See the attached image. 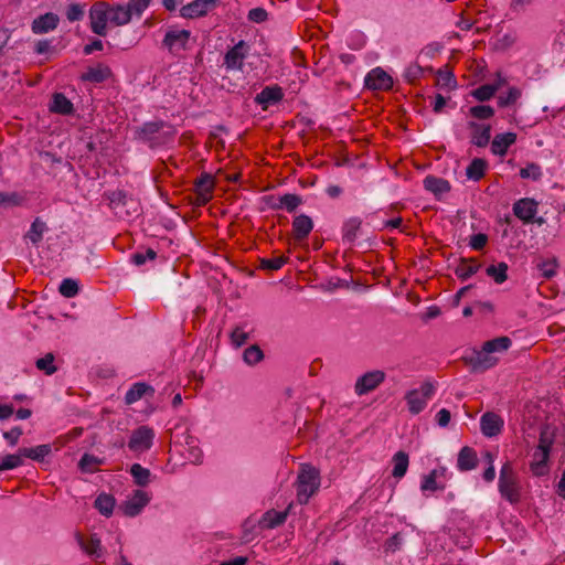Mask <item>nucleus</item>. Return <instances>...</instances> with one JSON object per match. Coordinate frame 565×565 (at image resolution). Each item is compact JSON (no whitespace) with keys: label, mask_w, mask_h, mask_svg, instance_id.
<instances>
[{"label":"nucleus","mask_w":565,"mask_h":565,"mask_svg":"<svg viewBox=\"0 0 565 565\" xmlns=\"http://www.w3.org/2000/svg\"><path fill=\"white\" fill-rule=\"evenodd\" d=\"M556 428L545 425L540 430L539 443L532 454L530 469L534 476H544L548 472V459L555 441Z\"/></svg>","instance_id":"nucleus-1"},{"label":"nucleus","mask_w":565,"mask_h":565,"mask_svg":"<svg viewBox=\"0 0 565 565\" xmlns=\"http://www.w3.org/2000/svg\"><path fill=\"white\" fill-rule=\"evenodd\" d=\"M320 483L321 477L319 469L310 463H301L295 483L297 501L300 504L308 503L309 499L319 490Z\"/></svg>","instance_id":"nucleus-2"},{"label":"nucleus","mask_w":565,"mask_h":565,"mask_svg":"<svg viewBox=\"0 0 565 565\" xmlns=\"http://www.w3.org/2000/svg\"><path fill=\"white\" fill-rule=\"evenodd\" d=\"M498 487L500 494L510 503L520 501L521 486L518 473L510 461L504 462L501 467Z\"/></svg>","instance_id":"nucleus-3"},{"label":"nucleus","mask_w":565,"mask_h":565,"mask_svg":"<svg viewBox=\"0 0 565 565\" xmlns=\"http://www.w3.org/2000/svg\"><path fill=\"white\" fill-rule=\"evenodd\" d=\"M436 387L430 382H424L418 387L408 391L405 394L408 412L412 415L422 413L434 397Z\"/></svg>","instance_id":"nucleus-4"},{"label":"nucleus","mask_w":565,"mask_h":565,"mask_svg":"<svg viewBox=\"0 0 565 565\" xmlns=\"http://www.w3.org/2000/svg\"><path fill=\"white\" fill-rule=\"evenodd\" d=\"M513 214L524 224L544 223L543 217H536L539 212V202L532 198H522L513 203Z\"/></svg>","instance_id":"nucleus-5"},{"label":"nucleus","mask_w":565,"mask_h":565,"mask_svg":"<svg viewBox=\"0 0 565 565\" xmlns=\"http://www.w3.org/2000/svg\"><path fill=\"white\" fill-rule=\"evenodd\" d=\"M154 430L149 426H140L132 430L128 448L134 452H145L152 447Z\"/></svg>","instance_id":"nucleus-6"},{"label":"nucleus","mask_w":565,"mask_h":565,"mask_svg":"<svg viewBox=\"0 0 565 565\" xmlns=\"http://www.w3.org/2000/svg\"><path fill=\"white\" fill-rule=\"evenodd\" d=\"M150 500L151 495L147 491L137 489L127 497L126 501L120 505V509L125 515L134 518L141 513Z\"/></svg>","instance_id":"nucleus-7"},{"label":"nucleus","mask_w":565,"mask_h":565,"mask_svg":"<svg viewBox=\"0 0 565 565\" xmlns=\"http://www.w3.org/2000/svg\"><path fill=\"white\" fill-rule=\"evenodd\" d=\"M90 28L95 34L100 36L107 33V22L109 21V4L106 2H96L89 11Z\"/></svg>","instance_id":"nucleus-8"},{"label":"nucleus","mask_w":565,"mask_h":565,"mask_svg":"<svg viewBox=\"0 0 565 565\" xmlns=\"http://www.w3.org/2000/svg\"><path fill=\"white\" fill-rule=\"evenodd\" d=\"M385 380V373L381 370H373L358 377L354 392L362 396L379 387Z\"/></svg>","instance_id":"nucleus-9"},{"label":"nucleus","mask_w":565,"mask_h":565,"mask_svg":"<svg viewBox=\"0 0 565 565\" xmlns=\"http://www.w3.org/2000/svg\"><path fill=\"white\" fill-rule=\"evenodd\" d=\"M249 52V45L241 40L224 56V66L231 71H241L243 63Z\"/></svg>","instance_id":"nucleus-10"},{"label":"nucleus","mask_w":565,"mask_h":565,"mask_svg":"<svg viewBox=\"0 0 565 565\" xmlns=\"http://www.w3.org/2000/svg\"><path fill=\"white\" fill-rule=\"evenodd\" d=\"M218 3V0H193L181 7L180 15L184 19H198L205 17Z\"/></svg>","instance_id":"nucleus-11"},{"label":"nucleus","mask_w":565,"mask_h":565,"mask_svg":"<svg viewBox=\"0 0 565 565\" xmlns=\"http://www.w3.org/2000/svg\"><path fill=\"white\" fill-rule=\"evenodd\" d=\"M75 540L81 550L92 559L99 561L104 557V547L100 539L96 534H92L88 537H84L81 534L75 535Z\"/></svg>","instance_id":"nucleus-12"},{"label":"nucleus","mask_w":565,"mask_h":565,"mask_svg":"<svg viewBox=\"0 0 565 565\" xmlns=\"http://www.w3.org/2000/svg\"><path fill=\"white\" fill-rule=\"evenodd\" d=\"M190 36L191 33L188 30L171 29L164 35L163 46L171 53H179L186 49Z\"/></svg>","instance_id":"nucleus-13"},{"label":"nucleus","mask_w":565,"mask_h":565,"mask_svg":"<svg viewBox=\"0 0 565 565\" xmlns=\"http://www.w3.org/2000/svg\"><path fill=\"white\" fill-rule=\"evenodd\" d=\"M466 361L473 370L486 371L498 363V358L491 355V353L487 351L486 347L482 345L480 350H473L469 355H467Z\"/></svg>","instance_id":"nucleus-14"},{"label":"nucleus","mask_w":565,"mask_h":565,"mask_svg":"<svg viewBox=\"0 0 565 565\" xmlns=\"http://www.w3.org/2000/svg\"><path fill=\"white\" fill-rule=\"evenodd\" d=\"M365 86L374 90H387L393 86V79L384 70L375 67L365 76Z\"/></svg>","instance_id":"nucleus-15"},{"label":"nucleus","mask_w":565,"mask_h":565,"mask_svg":"<svg viewBox=\"0 0 565 565\" xmlns=\"http://www.w3.org/2000/svg\"><path fill=\"white\" fill-rule=\"evenodd\" d=\"M503 425V418L493 412L484 413L480 418L481 433L489 438L501 434Z\"/></svg>","instance_id":"nucleus-16"},{"label":"nucleus","mask_w":565,"mask_h":565,"mask_svg":"<svg viewBox=\"0 0 565 565\" xmlns=\"http://www.w3.org/2000/svg\"><path fill=\"white\" fill-rule=\"evenodd\" d=\"M446 468L440 467L433 469L428 475H425L422 479L420 490L423 492H435L437 490L445 489Z\"/></svg>","instance_id":"nucleus-17"},{"label":"nucleus","mask_w":565,"mask_h":565,"mask_svg":"<svg viewBox=\"0 0 565 565\" xmlns=\"http://www.w3.org/2000/svg\"><path fill=\"white\" fill-rule=\"evenodd\" d=\"M507 78L497 73V79L492 84H484L471 92V95L479 102L490 100L494 94L504 85H507Z\"/></svg>","instance_id":"nucleus-18"},{"label":"nucleus","mask_w":565,"mask_h":565,"mask_svg":"<svg viewBox=\"0 0 565 565\" xmlns=\"http://www.w3.org/2000/svg\"><path fill=\"white\" fill-rule=\"evenodd\" d=\"M214 181L210 174H202L195 182V193L198 204L204 205L212 199Z\"/></svg>","instance_id":"nucleus-19"},{"label":"nucleus","mask_w":565,"mask_h":565,"mask_svg":"<svg viewBox=\"0 0 565 565\" xmlns=\"http://www.w3.org/2000/svg\"><path fill=\"white\" fill-rule=\"evenodd\" d=\"M469 128L471 130V143L477 147H486L489 143L491 137L490 125L470 121Z\"/></svg>","instance_id":"nucleus-20"},{"label":"nucleus","mask_w":565,"mask_h":565,"mask_svg":"<svg viewBox=\"0 0 565 565\" xmlns=\"http://www.w3.org/2000/svg\"><path fill=\"white\" fill-rule=\"evenodd\" d=\"M515 141L516 134L514 132L498 134L492 140L491 151L495 156L504 157L509 147H511Z\"/></svg>","instance_id":"nucleus-21"},{"label":"nucleus","mask_w":565,"mask_h":565,"mask_svg":"<svg viewBox=\"0 0 565 565\" xmlns=\"http://www.w3.org/2000/svg\"><path fill=\"white\" fill-rule=\"evenodd\" d=\"M313 228V222L310 216L300 214L292 221V233L296 241H302L308 237Z\"/></svg>","instance_id":"nucleus-22"},{"label":"nucleus","mask_w":565,"mask_h":565,"mask_svg":"<svg viewBox=\"0 0 565 565\" xmlns=\"http://www.w3.org/2000/svg\"><path fill=\"white\" fill-rule=\"evenodd\" d=\"M288 516V511L269 510L263 514L258 524L263 530L275 529L285 523Z\"/></svg>","instance_id":"nucleus-23"},{"label":"nucleus","mask_w":565,"mask_h":565,"mask_svg":"<svg viewBox=\"0 0 565 565\" xmlns=\"http://www.w3.org/2000/svg\"><path fill=\"white\" fill-rule=\"evenodd\" d=\"M58 17L52 12L40 15L32 22V31L35 34L47 33L54 30L58 24Z\"/></svg>","instance_id":"nucleus-24"},{"label":"nucleus","mask_w":565,"mask_h":565,"mask_svg":"<svg viewBox=\"0 0 565 565\" xmlns=\"http://www.w3.org/2000/svg\"><path fill=\"white\" fill-rule=\"evenodd\" d=\"M284 97L282 90L278 86L265 87L259 94H257L255 100L266 109L269 105L281 100Z\"/></svg>","instance_id":"nucleus-25"},{"label":"nucleus","mask_w":565,"mask_h":565,"mask_svg":"<svg viewBox=\"0 0 565 565\" xmlns=\"http://www.w3.org/2000/svg\"><path fill=\"white\" fill-rule=\"evenodd\" d=\"M425 190L431 192L436 196H441L450 190V184L443 178L427 175L423 181Z\"/></svg>","instance_id":"nucleus-26"},{"label":"nucleus","mask_w":565,"mask_h":565,"mask_svg":"<svg viewBox=\"0 0 565 565\" xmlns=\"http://www.w3.org/2000/svg\"><path fill=\"white\" fill-rule=\"evenodd\" d=\"M478 462L476 451L470 447H463L458 455L457 467L460 471H468L476 468Z\"/></svg>","instance_id":"nucleus-27"},{"label":"nucleus","mask_w":565,"mask_h":565,"mask_svg":"<svg viewBox=\"0 0 565 565\" xmlns=\"http://www.w3.org/2000/svg\"><path fill=\"white\" fill-rule=\"evenodd\" d=\"M153 393H154V390L150 385H148L143 382H138V383H135L128 390V392L125 395V402L127 404H134L137 401H139L140 398H142L145 395H147V394L152 395Z\"/></svg>","instance_id":"nucleus-28"},{"label":"nucleus","mask_w":565,"mask_h":565,"mask_svg":"<svg viewBox=\"0 0 565 565\" xmlns=\"http://www.w3.org/2000/svg\"><path fill=\"white\" fill-rule=\"evenodd\" d=\"M111 75L110 68L107 65L98 64L96 66L89 67L83 75L82 79L93 82V83H102L106 81Z\"/></svg>","instance_id":"nucleus-29"},{"label":"nucleus","mask_w":565,"mask_h":565,"mask_svg":"<svg viewBox=\"0 0 565 565\" xmlns=\"http://www.w3.org/2000/svg\"><path fill=\"white\" fill-rule=\"evenodd\" d=\"M50 110L52 113H56V114H61V115H68L73 111V104L62 93H55L52 97Z\"/></svg>","instance_id":"nucleus-30"},{"label":"nucleus","mask_w":565,"mask_h":565,"mask_svg":"<svg viewBox=\"0 0 565 565\" xmlns=\"http://www.w3.org/2000/svg\"><path fill=\"white\" fill-rule=\"evenodd\" d=\"M130 10L124 6H109V22L115 25H125L128 24L131 20Z\"/></svg>","instance_id":"nucleus-31"},{"label":"nucleus","mask_w":565,"mask_h":565,"mask_svg":"<svg viewBox=\"0 0 565 565\" xmlns=\"http://www.w3.org/2000/svg\"><path fill=\"white\" fill-rule=\"evenodd\" d=\"M512 344V341L509 337H498L495 339L486 341L483 345L487 351L491 353V355L500 354L505 352Z\"/></svg>","instance_id":"nucleus-32"},{"label":"nucleus","mask_w":565,"mask_h":565,"mask_svg":"<svg viewBox=\"0 0 565 565\" xmlns=\"http://www.w3.org/2000/svg\"><path fill=\"white\" fill-rule=\"evenodd\" d=\"M409 463L408 455L404 451H398L393 457V470L392 475L394 478H403L407 471Z\"/></svg>","instance_id":"nucleus-33"},{"label":"nucleus","mask_w":565,"mask_h":565,"mask_svg":"<svg viewBox=\"0 0 565 565\" xmlns=\"http://www.w3.org/2000/svg\"><path fill=\"white\" fill-rule=\"evenodd\" d=\"M130 473L134 481L139 487H146L151 482V472L149 469L142 467L140 463H134L130 467Z\"/></svg>","instance_id":"nucleus-34"},{"label":"nucleus","mask_w":565,"mask_h":565,"mask_svg":"<svg viewBox=\"0 0 565 565\" xmlns=\"http://www.w3.org/2000/svg\"><path fill=\"white\" fill-rule=\"evenodd\" d=\"M50 452V445H39L32 448H21V455L23 456V458H30L36 461L43 460Z\"/></svg>","instance_id":"nucleus-35"},{"label":"nucleus","mask_w":565,"mask_h":565,"mask_svg":"<svg viewBox=\"0 0 565 565\" xmlns=\"http://www.w3.org/2000/svg\"><path fill=\"white\" fill-rule=\"evenodd\" d=\"M486 168H487L486 161L483 159L476 158L467 167L466 174H467L468 179L478 181L483 177Z\"/></svg>","instance_id":"nucleus-36"},{"label":"nucleus","mask_w":565,"mask_h":565,"mask_svg":"<svg viewBox=\"0 0 565 565\" xmlns=\"http://www.w3.org/2000/svg\"><path fill=\"white\" fill-rule=\"evenodd\" d=\"M362 221L359 217H351L349 218L342 228L343 232V239L352 243L358 235V232L361 227Z\"/></svg>","instance_id":"nucleus-37"},{"label":"nucleus","mask_w":565,"mask_h":565,"mask_svg":"<svg viewBox=\"0 0 565 565\" xmlns=\"http://www.w3.org/2000/svg\"><path fill=\"white\" fill-rule=\"evenodd\" d=\"M508 265L501 262L498 265H490L487 267L486 273L497 284H502L508 279Z\"/></svg>","instance_id":"nucleus-38"},{"label":"nucleus","mask_w":565,"mask_h":565,"mask_svg":"<svg viewBox=\"0 0 565 565\" xmlns=\"http://www.w3.org/2000/svg\"><path fill=\"white\" fill-rule=\"evenodd\" d=\"M115 500L111 495L102 493L95 500V508L105 516L113 513Z\"/></svg>","instance_id":"nucleus-39"},{"label":"nucleus","mask_w":565,"mask_h":565,"mask_svg":"<svg viewBox=\"0 0 565 565\" xmlns=\"http://www.w3.org/2000/svg\"><path fill=\"white\" fill-rule=\"evenodd\" d=\"M45 230V223L39 218H35L31 224L30 230L25 234V238L32 242L33 244H38L39 242H41Z\"/></svg>","instance_id":"nucleus-40"},{"label":"nucleus","mask_w":565,"mask_h":565,"mask_svg":"<svg viewBox=\"0 0 565 565\" xmlns=\"http://www.w3.org/2000/svg\"><path fill=\"white\" fill-rule=\"evenodd\" d=\"M23 465V456L21 455V448L17 454L7 455L1 459L0 472L4 470L15 469Z\"/></svg>","instance_id":"nucleus-41"},{"label":"nucleus","mask_w":565,"mask_h":565,"mask_svg":"<svg viewBox=\"0 0 565 565\" xmlns=\"http://www.w3.org/2000/svg\"><path fill=\"white\" fill-rule=\"evenodd\" d=\"M264 359V353L256 344L248 347L243 352V360L247 365H255Z\"/></svg>","instance_id":"nucleus-42"},{"label":"nucleus","mask_w":565,"mask_h":565,"mask_svg":"<svg viewBox=\"0 0 565 565\" xmlns=\"http://www.w3.org/2000/svg\"><path fill=\"white\" fill-rule=\"evenodd\" d=\"M437 86L446 90H452L457 87V81L449 71H439L437 73Z\"/></svg>","instance_id":"nucleus-43"},{"label":"nucleus","mask_w":565,"mask_h":565,"mask_svg":"<svg viewBox=\"0 0 565 565\" xmlns=\"http://www.w3.org/2000/svg\"><path fill=\"white\" fill-rule=\"evenodd\" d=\"M536 267L541 271V275L544 278L548 279L556 275L557 269H558V263H557L556 258H550V259L541 260L536 265Z\"/></svg>","instance_id":"nucleus-44"},{"label":"nucleus","mask_w":565,"mask_h":565,"mask_svg":"<svg viewBox=\"0 0 565 565\" xmlns=\"http://www.w3.org/2000/svg\"><path fill=\"white\" fill-rule=\"evenodd\" d=\"M301 198L297 194L287 193L279 199L277 207H285L288 212L295 211L301 204Z\"/></svg>","instance_id":"nucleus-45"},{"label":"nucleus","mask_w":565,"mask_h":565,"mask_svg":"<svg viewBox=\"0 0 565 565\" xmlns=\"http://www.w3.org/2000/svg\"><path fill=\"white\" fill-rule=\"evenodd\" d=\"M542 169L537 163H529L520 170V177L522 179L539 181L542 178Z\"/></svg>","instance_id":"nucleus-46"},{"label":"nucleus","mask_w":565,"mask_h":565,"mask_svg":"<svg viewBox=\"0 0 565 565\" xmlns=\"http://www.w3.org/2000/svg\"><path fill=\"white\" fill-rule=\"evenodd\" d=\"M249 339V332L242 326H237L231 332V342L234 347L239 348Z\"/></svg>","instance_id":"nucleus-47"},{"label":"nucleus","mask_w":565,"mask_h":565,"mask_svg":"<svg viewBox=\"0 0 565 565\" xmlns=\"http://www.w3.org/2000/svg\"><path fill=\"white\" fill-rule=\"evenodd\" d=\"M58 290L64 297L72 298L78 292V284L74 279L65 278L62 280Z\"/></svg>","instance_id":"nucleus-48"},{"label":"nucleus","mask_w":565,"mask_h":565,"mask_svg":"<svg viewBox=\"0 0 565 565\" xmlns=\"http://www.w3.org/2000/svg\"><path fill=\"white\" fill-rule=\"evenodd\" d=\"M102 460L94 455L85 454L79 460V468L84 472H93Z\"/></svg>","instance_id":"nucleus-49"},{"label":"nucleus","mask_w":565,"mask_h":565,"mask_svg":"<svg viewBox=\"0 0 565 565\" xmlns=\"http://www.w3.org/2000/svg\"><path fill=\"white\" fill-rule=\"evenodd\" d=\"M35 365L47 375H51L56 371L54 365V355L52 353H47L43 358L39 359Z\"/></svg>","instance_id":"nucleus-50"},{"label":"nucleus","mask_w":565,"mask_h":565,"mask_svg":"<svg viewBox=\"0 0 565 565\" xmlns=\"http://www.w3.org/2000/svg\"><path fill=\"white\" fill-rule=\"evenodd\" d=\"M521 97V90L518 87H510L507 95H501L498 98L500 107H507L514 104Z\"/></svg>","instance_id":"nucleus-51"},{"label":"nucleus","mask_w":565,"mask_h":565,"mask_svg":"<svg viewBox=\"0 0 565 565\" xmlns=\"http://www.w3.org/2000/svg\"><path fill=\"white\" fill-rule=\"evenodd\" d=\"M479 266L463 262L456 268V275L462 279L466 280L473 276L478 271Z\"/></svg>","instance_id":"nucleus-52"},{"label":"nucleus","mask_w":565,"mask_h":565,"mask_svg":"<svg viewBox=\"0 0 565 565\" xmlns=\"http://www.w3.org/2000/svg\"><path fill=\"white\" fill-rule=\"evenodd\" d=\"M157 257V253L152 248H148L145 252H137L131 255V262L136 266L145 265L147 260H153Z\"/></svg>","instance_id":"nucleus-53"},{"label":"nucleus","mask_w":565,"mask_h":565,"mask_svg":"<svg viewBox=\"0 0 565 565\" xmlns=\"http://www.w3.org/2000/svg\"><path fill=\"white\" fill-rule=\"evenodd\" d=\"M470 114L478 119H488L493 116L494 110L491 106L478 105L470 108Z\"/></svg>","instance_id":"nucleus-54"},{"label":"nucleus","mask_w":565,"mask_h":565,"mask_svg":"<svg viewBox=\"0 0 565 565\" xmlns=\"http://www.w3.org/2000/svg\"><path fill=\"white\" fill-rule=\"evenodd\" d=\"M150 0H129L128 10H130L131 17L135 14L140 17L142 12L148 8Z\"/></svg>","instance_id":"nucleus-55"},{"label":"nucleus","mask_w":565,"mask_h":565,"mask_svg":"<svg viewBox=\"0 0 565 565\" xmlns=\"http://www.w3.org/2000/svg\"><path fill=\"white\" fill-rule=\"evenodd\" d=\"M286 263V258L282 256L274 257V258H264L262 259V267L270 270L280 269Z\"/></svg>","instance_id":"nucleus-56"},{"label":"nucleus","mask_w":565,"mask_h":565,"mask_svg":"<svg viewBox=\"0 0 565 565\" xmlns=\"http://www.w3.org/2000/svg\"><path fill=\"white\" fill-rule=\"evenodd\" d=\"M403 545V537L399 533L394 534L391 536L384 544V548L386 552H396L398 551Z\"/></svg>","instance_id":"nucleus-57"},{"label":"nucleus","mask_w":565,"mask_h":565,"mask_svg":"<svg viewBox=\"0 0 565 565\" xmlns=\"http://www.w3.org/2000/svg\"><path fill=\"white\" fill-rule=\"evenodd\" d=\"M83 15H84V10L77 3L71 4L66 10V17H67L68 21H71V22L81 20L83 18Z\"/></svg>","instance_id":"nucleus-58"},{"label":"nucleus","mask_w":565,"mask_h":565,"mask_svg":"<svg viewBox=\"0 0 565 565\" xmlns=\"http://www.w3.org/2000/svg\"><path fill=\"white\" fill-rule=\"evenodd\" d=\"M488 243V236L483 233L475 234L470 237L469 245L476 250L482 249Z\"/></svg>","instance_id":"nucleus-59"},{"label":"nucleus","mask_w":565,"mask_h":565,"mask_svg":"<svg viewBox=\"0 0 565 565\" xmlns=\"http://www.w3.org/2000/svg\"><path fill=\"white\" fill-rule=\"evenodd\" d=\"M267 19V12L263 8H254L249 10L248 12V20L260 23L264 22Z\"/></svg>","instance_id":"nucleus-60"},{"label":"nucleus","mask_w":565,"mask_h":565,"mask_svg":"<svg viewBox=\"0 0 565 565\" xmlns=\"http://www.w3.org/2000/svg\"><path fill=\"white\" fill-rule=\"evenodd\" d=\"M22 435V430L19 427H14L9 431L3 433L4 439L9 443L10 446H15L19 441L20 436Z\"/></svg>","instance_id":"nucleus-61"},{"label":"nucleus","mask_w":565,"mask_h":565,"mask_svg":"<svg viewBox=\"0 0 565 565\" xmlns=\"http://www.w3.org/2000/svg\"><path fill=\"white\" fill-rule=\"evenodd\" d=\"M422 67L417 64H412L405 70L404 77L408 82H413L414 79L418 78L422 74Z\"/></svg>","instance_id":"nucleus-62"},{"label":"nucleus","mask_w":565,"mask_h":565,"mask_svg":"<svg viewBox=\"0 0 565 565\" xmlns=\"http://www.w3.org/2000/svg\"><path fill=\"white\" fill-rule=\"evenodd\" d=\"M450 418H451L450 412L446 408H441L436 415L437 424L440 427H446L449 424Z\"/></svg>","instance_id":"nucleus-63"},{"label":"nucleus","mask_w":565,"mask_h":565,"mask_svg":"<svg viewBox=\"0 0 565 565\" xmlns=\"http://www.w3.org/2000/svg\"><path fill=\"white\" fill-rule=\"evenodd\" d=\"M248 558L246 556H236L228 561H223L218 565H246Z\"/></svg>","instance_id":"nucleus-64"}]
</instances>
